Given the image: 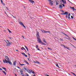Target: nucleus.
Masks as SVG:
<instances>
[{
	"label": "nucleus",
	"mask_w": 76,
	"mask_h": 76,
	"mask_svg": "<svg viewBox=\"0 0 76 76\" xmlns=\"http://www.w3.org/2000/svg\"><path fill=\"white\" fill-rule=\"evenodd\" d=\"M60 1L61 3H64V4H66V0H60Z\"/></svg>",
	"instance_id": "1"
},
{
	"label": "nucleus",
	"mask_w": 76,
	"mask_h": 76,
	"mask_svg": "<svg viewBox=\"0 0 76 76\" xmlns=\"http://www.w3.org/2000/svg\"><path fill=\"white\" fill-rule=\"evenodd\" d=\"M37 38L38 39L37 40L38 42H39V43H41L42 42V41L41 40V39L37 37Z\"/></svg>",
	"instance_id": "2"
},
{
	"label": "nucleus",
	"mask_w": 76,
	"mask_h": 76,
	"mask_svg": "<svg viewBox=\"0 0 76 76\" xmlns=\"http://www.w3.org/2000/svg\"><path fill=\"white\" fill-rule=\"evenodd\" d=\"M6 43H7V45L6 46L7 47H8V46H9V45H11V43L10 42H7L6 41Z\"/></svg>",
	"instance_id": "3"
},
{
	"label": "nucleus",
	"mask_w": 76,
	"mask_h": 76,
	"mask_svg": "<svg viewBox=\"0 0 76 76\" xmlns=\"http://www.w3.org/2000/svg\"><path fill=\"white\" fill-rule=\"evenodd\" d=\"M28 72V73H29L30 74H31V73H33V74H34V72L31 69L29 70Z\"/></svg>",
	"instance_id": "4"
},
{
	"label": "nucleus",
	"mask_w": 76,
	"mask_h": 76,
	"mask_svg": "<svg viewBox=\"0 0 76 76\" xmlns=\"http://www.w3.org/2000/svg\"><path fill=\"white\" fill-rule=\"evenodd\" d=\"M41 31H42V32H43L44 33H46L47 32H48V33H50V34H51L50 33V32L48 31H45V30H42Z\"/></svg>",
	"instance_id": "5"
},
{
	"label": "nucleus",
	"mask_w": 76,
	"mask_h": 76,
	"mask_svg": "<svg viewBox=\"0 0 76 76\" xmlns=\"http://www.w3.org/2000/svg\"><path fill=\"white\" fill-rule=\"evenodd\" d=\"M48 1H50V5H53V1H51L50 0H50H48Z\"/></svg>",
	"instance_id": "6"
},
{
	"label": "nucleus",
	"mask_w": 76,
	"mask_h": 76,
	"mask_svg": "<svg viewBox=\"0 0 76 76\" xmlns=\"http://www.w3.org/2000/svg\"><path fill=\"white\" fill-rule=\"evenodd\" d=\"M36 34H36V35L37 38H38V37H39V32L37 31Z\"/></svg>",
	"instance_id": "7"
},
{
	"label": "nucleus",
	"mask_w": 76,
	"mask_h": 76,
	"mask_svg": "<svg viewBox=\"0 0 76 76\" xmlns=\"http://www.w3.org/2000/svg\"><path fill=\"white\" fill-rule=\"evenodd\" d=\"M5 58H6V59H7V60L8 61H10V60L9 59V58L8 56H5Z\"/></svg>",
	"instance_id": "8"
},
{
	"label": "nucleus",
	"mask_w": 76,
	"mask_h": 76,
	"mask_svg": "<svg viewBox=\"0 0 76 76\" xmlns=\"http://www.w3.org/2000/svg\"><path fill=\"white\" fill-rule=\"evenodd\" d=\"M70 9H73V11H75V10H76V9L75 8V7H70Z\"/></svg>",
	"instance_id": "9"
},
{
	"label": "nucleus",
	"mask_w": 76,
	"mask_h": 76,
	"mask_svg": "<svg viewBox=\"0 0 76 76\" xmlns=\"http://www.w3.org/2000/svg\"><path fill=\"white\" fill-rule=\"evenodd\" d=\"M34 63H37V64H41V63H40V62L38 61H34Z\"/></svg>",
	"instance_id": "10"
},
{
	"label": "nucleus",
	"mask_w": 76,
	"mask_h": 76,
	"mask_svg": "<svg viewBox=\"0 0 76 76\" xmlns=\"http://www.w3.org/2000/svg\"><path fill=\"white\" fill-rule=\"evenodd\" d=\"M35 46L36 47V48L37 49V50H39V51L40 50L39 49V48H38V45H36Z\"/></svg>",
	"instance_id": "11"
},
{
	"label": "nucleus",
	"mask_w": 76,
	"mask_h": 76,
	"mask_svg": "<svg viewBox=\"0 0 76 76\" xmlns=\"http://www.w3.org/2000/svg\"><path fill=\"white\" fill-rule=\"evenodd\" d=\"M16 61H15L13 62V64L14 66H16Z\"/></svg>",
	"instance_id": "12"
},
{
	"label": "nucleus",
	"mask_w": 76,
	"mask_h": 76,
	"mask_svg": "<svg viewBox=\"0 0 76 76\" xmlns=\"http://www.w3.org/2000/svg\"><path fill=\"white\" fill-rule=\"evenodd\" d=\"M19 23H20V24L21 25H22V26H23V25H24L21 21L19 22Z\"/></svg>",
	"instance_id": "13"
},
{
	"label": "nucleus",
	"mask_w": 76,
	"mask_h": 76,
	"mask_svg": "<svg viewBox=\"0 0 76 76\" xmlns=\"http://www.w3.org/2000/svg\"><path fill=\"white\" fill-rule=\"evenodd\" d=\"M8 63L10 64V65H12V63L10 61H8Z\"/></svg>",
	"instance_id": "14"
},
{
	"label": "nucleus",
	"mask_w": 76,
	"mask_h": 76,
	"mask_svg": "<svg viewBox=\"0 0 76 76\" xmlns=\"http://www.w3.org/2000/svg\"><path fill=\"white\" fill-rule=\"evenodd\" d=\"M21 50H25L26 51V49H25V48H23V47H22V48H21Z\"/></svg>",
	"instance_id": "15"
},
{
	"label": "nucleus",
	"mask_w": 76,
	"mask_h": 76,
	"mask_svg": "<svg viewBox=\"0 0 76 76\" xmlns=\"http://www.w3.org/2000/svg\"><path fill=\"white\" fill-rule=\"evenodd\" d=\"M43 42H45V43H46V44H47V42H46V41H45V39L43 38Z\"/></svg>",
	"instance_id": "16"
},
{
	"label": "nucleus",
	"mask_w": 76,
	"mask_h": 76,
	"mask_svg": "<svg viewBox=\"0 0 76 76\" xmlns=\"http://www.w3.org/2000/svg\"><path fill=\"white\" fill-rule=\"evenodd\" d=\"M2 68L3 69H4V70L5 71V72H7V69H6L4 67H2Z\"/></svg>",
	"instance_id": "17"
},
{
	"label": "nucleus",
	"mask_w": 76,
	"mask_h": 76,
	"mask_svg": "<svg viewBox=\"0 0 76 76\" xmlns=\"http://www.w3.org/2000/svg\"><path fill=\"white\" fill-rule=\"evenodd\" d=\"M59 7L60 9H62V8H63V6H62V5H60L59 6Z\"/></svg>",
	"instance_id": "18"
},
{
	"label": "nucleus",
	"mask_w": 76,
	"mask_h": 76,
	"mask_svg": "<svg viewBox=\"0 0 76 76\" xmlns=\"http://www.w3.org/2000/svg\"><path fill=\"white\" fill-rule=\"evenodd\" d=\"M41 44H42V45H46V44L42 42L41 43Z\"/></svg>",
	"instance_id": "19"
},
{
	"label": "nucleus",
	"mask_w": 76,
	"mask_h": 76,
	"mask_svg": "<svg viewBox=\"0 0 76 76\" xmlns=\"http://www.w3.org/2000/svg\"><path fill=\"white\" fill-rule=\"evenodd\" d=\"M2 72L4 74H5V75H6V72H5V71H2Z\"/></svg>",
	"instance_id": "20"
},
{
	"label": "nucleus",
	"mask_w": 76,
	"mask_h": 76,
	"mask_svg": "<svg viewBox=\"0 0 76 76\" xmlns=\"http://www.w3.org/2000/svg\"><path fill=\"white\" fill-rule=\"evenodd\" d=\"M5 63H8V61H7L6 59H5Z\"/></svg>",
	"instance_id": "21"
},
{
	"label": "nucleus",
	"mask_w": 76,
	"mask_h": 76,
	"mask_svg": "<svg viewBox=\"0 0 76 76\" xmlns=\"http://www.w3.org/2000/svg\"><path fill=\"white\" fill-rule=\"evenodd\" d=\"M29 1L31 2L32 3H34V1L32 0L31 1Z\"/></svg>",
	"instance_id": "22"
},
{
	"label": "nucleus",
	"mask_w": 76,
	"mask_h": 76,
	"mask_svg": "<svg viewBox=\"0 0 76 76\" xmlns=\"http://www.w3.org/2000/svg\"><path fill=\"white\" fill-rule=\"evenodd\" d=\"M64 15H68V12H65V13H64Z\"/></svg>",
	"instance_id": "23"
},
{
	"label": "nucleus",
	"mask_w": 76,
	"mask_h": 76,
	"mask_svg": "<svg viewBox=\"0 0 76 76\" xmlns=\"http://www.w3.org/2000/svg\"><path fill=\"white\" fill-rule=\"evenodd\" d=\"M7 30H8L9 33H12V31L9 30V29H7Z\"/></svg>",
	"instance_id": "24"
},
{
	"label": "nucleus",
	"mask_w": 76,
	"mask_h": 76,
	"mask_svg": "<svg viewBox=\"0 0 76 76\" xmlns=\"http://www.w3.org/2000/svg\"><path fill=\"white\" fill-rule=\"evenodd\" d=\"M19 63H20V66H23V65H25V64H21L20 63V62H19Z\"/></svg>",
	"instance_id": "25"
},
{
	"label": "nucleus",
	"mask_w": 76,
	"mask_h": 76,
	"mask_svg": "<svg viewBox=\"0 0 76 76\" xmlns=\"http://www.w3.org/2000/svg\"><path fill=\"white\" fill-rule=\"evenodd\" d=\"M64 48H66L67 49H68V50H69V48H67V47L65 46H64Z\"/></svg>",
	"instance_id": "26"
},
{
	"label": "nucleus",
	"mask_w": 76,
	"mask_h": 76,
	"mask_svg": "<svg viewBox=\"0 0 76 76\" xmlns=\"http://www.w3.org/2000/svg\"><path fill=\"white\" fill-rule=\"evenodd\" d=\"M48 50H52V49L50 48H48Z\"/></svg>",
	"instance_id": "27"
},
{
	"label": "nucleus",
	"mask_w": 76,
	"mask_h": 76,
	"mask_svg": "<svg viewBox=\"0 0 76 76\" xmlns=\"http://www.w3.org/2000/svg\"><path fill=\"white\" fill-rule=\"evenodd\" d=\"M20 73H23V70H21L20 71Z\"/></svg>",
	"instance_id": "28"
},
{
	"label": "nucleus",
	"mask_w": 76,
	"mask_h": 76,
	"mask_svg": "<svg viewBox=\"0 0 76 76\" xmlns=\"http://www.w3.org/2000/svg\"><path fill=\"white\" fill-rule=\"evenodd\" d=\"M4 63H6V61H5V59H4L3 61Z\"/></svg>",
	"instance_id": "29"
},
{
	"label": "nucleus",
	"mask_w": 76,
	"mask_h": 76,
	"mask_svg": "<svg viewBox=\"0 0 76 76\" xmlns=\"http://www.w3.org/2000/svg\"><path fill=\"white\" fill-rule=\"evenodd\" d=\"M4 63H6V61H5V59H4L3 61Z\"/></svg>",
	"instance_id": "30"
},
{
	"label": "nucleus",
	"mask_w": 76,
	"mask_h": 76,
	"mask_svg": "<svg viewBox=\"0 0 76 76\" xmlns=\"http://www.w3.org/2000/svg\"><path fill=\"white\" fill-rule=\"evenodd\" d=\"M56 66L57 67H59V66H58V64H56Z\"/></svg>",
	"instance_id": "31"
},
{
	"label": "nucleus",
	"mask_w": 76,
	"mask_h": 76,
	"mask_svg": "<svg viewBox=\"0 0 76 76\" xmlns=\"http://www.w3.org/2000/svg\"><path fill=\"white\" fill-rule=\"evenodd\" d=\"M26 64H28V65H29V63H28V61H26Z\"/></svg>",
	"instance_id": "32"
},
{
	"label": "nucleus",
	"mask_w": 76,
	"mask_h": 76,
	"mask_svg": "<svg viewBox=\"0 0 76 76\" xmlns=\"http://www.w3.org/2000/svg\"><path fill=\"white\" fill-rule=\"evenodd\" d=\"M2 4L3 5H4V6H5V4L4 3L2 2Z\"/></svg>",
	"instance_id": "33"
},
{
	"label": "nucleus",
	"mask_w": 76,
	"mask_h": 76,
	"mask_svg": "<svg viewBox=\"0 0 76 76\" xmlns=\"http://www.w3.org/2000/svg\"><path fill=\"white\" fill-rule=\"evenodd\" d=\"M21 54L23 55H25V53H21Z\"/></svg>",
	"instance_id": "34"
},
{
	"label": "nucleus",
	"mask_w": 76,
	"mask_h": 76,
	"mask_svg": "<svg viewBox=\"0 0 76 76\" xmlns=\"http://www.w3.org/2000/svg\"><path fill=\"white\" fill-rule=\"evenodd\" d=\"M26 76H29V75H28V74H27V73L26 74Z\"/></svg>",
	"instance_id": "35"
},
{
	"label": "nucleus",
	"mask_w": 76,
	"mask_h": 76,
	"mask_svg": "<svg viewBox=\"0 0 76 76\" xmlns=\"http://www.w3.org/2000/svg\"><path fill=\"white\" fill-rule=\"evenodd\" d=\"M24 56H25V57H28V56H27V55H25V54L24 55Z\"/></svg>",
	"instance_id": "36"
},
{
	"label": "nucleus",
	"mask_w": 76,
	"mask_h": 76,
	"mask_svg": "<svg viewBox=\"0 0 76 76\" xmlns=\"http://www.w3.org/2000/svg\"><path fill=\"white\" fill-rule=\"evenodd\" d=\"M24 47H25V48H26V49L28 48H27V47H26V46H25Z\"/></svg>",
	"instance_id": "37"
},
{
	"label": "nucleus",
	"mask_w": 76,
	"mask_h": 76,
	"mask_svg": "<svg viewBox=\"0 0 76 76\" xmlns=\"http://www.w3.org/2000/svg\"><path fill=\"white\" fill-rule=\"evenodd\" d=\"M68 16H70V14L69 13L68 15Z\"/></svg>",
	"instance_id": "38"
},
{
	"label": "nucleus",
	"mask_w": 76,
	"mask_h": 76,
	"mask_svg": "<svg viewBox=\"0 0 76 76\" xmlns=\"http://www.w3.org/2000/svg\"><path fill=\"white\" fill-rule=\"evenodd\" d=\"M23 27H24L25 28H26V27L25 26H24V25H23Z\"/></svg>",
	"instance_id": "39"
},
{
	"label": "nucleus",
	"mask_w": 76,
	"mask_h": 76,
	"mask_svg": "<svg viewBox=\"0 0 76 76\" xmlns=\"http://www.w3.org/2000/svg\"><path fill=\"white\" fill-rule=\"evenodd\" d=\"M68 19H69V20L70 19V17H68Z\"/></svg>",
	"instance_id": "40"
},
{
	"label": "nucleus",
	"mask_w": 76,
	"mask_h": 76,
	"mask_svg": "<svg viewBox=\"0 0 76 76\" xmlns=\"http://www.w3.org/2000/svg\"><path fill=\"white\" fill-rule=\"evenodd\" d=\"M71 18L72 19H73V16H71Z\"/></svg>",
	"instance_id": "41"
},
{
	"label": "nucleus",
	"mask_w": 76,
	"mask_h": 76,
	"mask_svg": "<svg viewBox=\"0 0 76 76\" xmlns=\"http://www.w3.org/2000/svg\"><path fill=\"white\" fill-rule=\"evenodd\" d=\"M0 1H1V3H2L3 2V1H2V0H0Z\"/></svg>",
	"instance_id": "42"
},
{
	"label": "nucleus",
	"mask_w": 76,
	"mask_h": 76,
	"mask_svg": "<svg viewBox=\"0 0 76 76\" xmlns=\"http://www.w3.org/2000/svg\"><path fill=\"white\" fill-rule=\"evenodd\" d=\"M61 41H63V40L62 39H60Z\"/></svg>",
	"instance_id": "43"
},
{
	"label": "nucleus",
	"mask_w": 76,
	"mask_h": 76,
	"mask_svg": "<svg viewBox=\"0 0 76 76\" xmlns=\"http://www.w3.org/2000/svg\"><path fill=\"white\" fill-rule=\"evenodd\" d=\"M61 15H65L64 13H61Z\"/></svg>",
	"instance_id": "44"
},
{
	"label": "nucleus",
	"mask_w": 76,
	"mask_h": 76,
	"mask_svg": "<svg viewBox=\"0 0 76 76\" xmlns=\"http://www.w3.org/2000/svg\"><path fill=\"white\" fill-rule=\"evenodd\" d=\"M61 46H63V47H64V45L63 44L61 45Z\"/></svg>",
	"instance_id": "45"
},
{
	"label": "nucleus",
	"mask_w": 76,
	"mask_h": 76,
	"mask_svg": "<svg viewBox=\"0 0 76 76\" xmlns=\"http://www.w3.org/2000/svg\"><path fill=\"white\" fill-rule=\"evenodd\" d=\"M56 5H57L58 4V3L56 2Z\"/></svg>",
	"instance_id": "46"
},
{
	"label": "nucleus",
	"mask_w": 76,
	"mask_h": 76,
	"mask_svg": "<svg viewBox=\"0 0 76 76\" xmlns=\"http://www.w3.org/2000/svg\"><path fill=\"white\" fill-rule=\"evenodd\" d=\"M62 5L63 6V7H65V6H64V4H62Z\"/></svg>",
	"instance_id": "47"
},
{
	"label": "nucleus",
	"mask_w": 76,
	"mask_h": 76,
	"mask_svg": "<svg viewBox=\"0 0 76 76\" xmlns=\"http://www.w3.org/2000/svg\"><path fill=\"white\" fill-rule=\"evenodd\" d=\"M22 37H23V38H24V39H25V38H24V37H23V36H22Z\"/></svg>",
	"instance_id": "48"
},
{
	"label": "nucleus",
	"mask_w": 76,
	"mask_h": 76,
	"mask_svg": "<svg viewBox=\"0 0 76 76\" xmlns=\"http://www.w3.org/2000/svg\"><path fill=\"white\" fill-rule=\"evenodd\" d=\"M66 39H69L70 40V38H66Z\"/></svg>",
	"instance_id": "49"
},
{
	"label": "nucleus",
	"mask_w": 76,
	"mask_h": 76,
	"mask_svg": "<svg viewBox=\"0 0 76 76\" xmlns=\"http://www.w3.org/2000/svg\"><path fill=\"white\" fill-rule=\"evenodd\" d=\"M3 70V69L0 68V70Z\"/></svg>",
	"instance_id": "50"
},
{
	"label": "nucleus",
	"mask_w": 76,
	"mask_h": 76,
	"mask_svg": "<svg viewBox=\"0 0 76 76\" xmlns=\"http://www.w3.org/2000/svg\"><path fill=\"white\" fill-rule=\"evenodd\" d=\"M73 75H74L75 76H76V75H75V74L74 73V74H73Z\"/></svg>",
	"instance_id": "51"
},
{
	"label": "nucleus",
	"mask_w": 76,
	"mask_h": 76,
	"mask_svg": "<svg viewBox=\"0 0 76 76\" xmlns=\"http://www.w3.org/2000/svg\"><path fill=\"white\" fill-rule=\"evenodd\" d=\"M21 75H23V72H21Z\"/></svg>",
	"instance_id": "52"
},
{
	"label": "nucleus",
	"mask_w": 76,
	"mask_h": 76,
	"mask_svg": "<svg viewBox=\"0 0 76 76\" xmlns=\"http://www.w3.org/2000/svg\"><path fill=\"white\" fill-rule=\"evenodd\" d=\"M72 38H73V39H74L75 40V38H74L73 37H72Z\"/></svg>",
	"instance_id": "53"
},
{
	"label": "nucleus",
	"mask_w": 76,
	"mask_h": 76,
	"mask_svg": "<svg viewBox=\"0 0 76 76\" xmlns=\"http://www.w3.org/2000/svg\"><path fill=\"white\" fill-rule=\"evenodd\" d=\"M7 42H10L9 41H8V40H7Z\"/></svg>",
	"instance_id": "54"
},
{
	"label": "nucleus",
	"mask_w": 76,
	"mask_h": 76,
	"mask_svg": "<svg viewBox=\"0 0 76 76\" xmlns=\"http://www.w3.org/2000/svg\"><path fill=\"white\" fill-rule=\"evenodd\" d=\"M28 55H29V56H31V55H30V54H29V53H28Z\"/></svg>",
	"instance_id": "55"
},
{
	"label": "nucleus",
	"mask_w": 76,
	"mask_h": 76,
	"mask_svg": "<svg viewBox=\"0 0 76 76\" xmlns=\"http://www.w3.org/2000/svg\"><path fill=\"white\" fill-rule=\"evenodd\" d=\"M26 50L28 51V48H27V49H26Z\"/></svg>",
	"instance_id": "56"
},
{
	"label": "nucleus",
	"mask_w": 76,
	"mask_h": 76,
	"mask_svg": "<svg viewBox=\"0 0 76 76\" xmlns=\"http://www.w3.org/2000/svg\"><path fill=\"white\" fill-rule=\"evenodd\" d=\"M24 62H26V63L27 61H24Z\"/></svg>",
	"instance_id": "57"
},
{
	"label": "nucleus",
	"mask_w": 76,
	"mask_h": 76,
	"mask_svg": "<svg viewBox=\"0 0 76 76\" xmlns=\"http://www.w3.org/2000/svg\"><path fill=\"white\" fill-rule=\"evenodd\" d=\"M69 3H70L72 4V2H70V1H69Z\"/></svg>",
	"instance_id": "58"
},
{
	"label": "nucleus",
	"mask_w": 76,
	"mask_h": 76,
	"mask_svg": "<svg viewBox=\"0 0 76 76\" xmlns=\"http://www.w3.org/2000/svg\"><path fill=\"white\" fill-rule=\"evenodd\" d=\"M15 76H17V75H16V74H15Z\"/></svg>",
	"instance_id": "59"
},
{
	"label": "nucleus",
	"mask_w": 76,
	"mask_h": 76,
	"mask_svg": "<svg viewBox=\"0 0 76 76\" xmlns=\"http://www.w3.org/2000/svg\"><path fill=\"white\" fill-rule=\"evenodd\" d=\"M24 69H25V70H27V69H26V68H24Z\"/></svg>",
	"instance_id": "60"
},
{
	"label": "nucleus",
	"mask_w": 76,
	"mask_h": 76,
	"mask_svg": "<svg viewBox=\"0 0 76 76\" xmlns=\"http://www.w3.org/2000/svg\"><path fill=\"white\" fill-rule=\"evenodd\" d=\"M8 38H10V39H12V38H10V37H9Z\"/></svg>",
	"instance_id": "61"
},
{
	"label": "nucleus",
	"mask_w": 76,
	"mask_h": 76,
	"mask_svg": "<svg viewBox=\"0 0 76 76\" xmlns=\"http://www.w3.org/2000/svg\"><path fill=\"white\" fill-rule=\"evenodd\" d=\"M71 73H72V74L73 75V74H74V73L73 72H71Z\"/></svg>",
	"instance_id": "62"
},
{
	"label": "nucleus",
	"mask_w": 76,
	"mask_h": 76,
	"mask_svg": "<svg viewBox=\"0 0 76 76\" xmlns=\"http://www.w3.org/2000/svg\"><path fill=\"white\" fill-rule=\"evenodd\" d=\"M66 18H67V15L66 16Z\"/></svg>",
	"instance_id": "63"
},
{
	"label": "nucleus",
	"mask_w": 76,
	"mask_h": 76,
	"mask_svg": "<svg viewBox=\"0 0 76 76\" xmlns=\"http://www.w3.org/2000/svg\"><path fill=\"white\" fill-rule=\"evenodd\" d=\"M13 18H16L15 17H14V16H13Z\"/></svg>",
	"instance_id": "64"
}]
</instances>
